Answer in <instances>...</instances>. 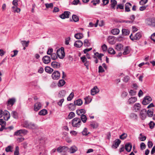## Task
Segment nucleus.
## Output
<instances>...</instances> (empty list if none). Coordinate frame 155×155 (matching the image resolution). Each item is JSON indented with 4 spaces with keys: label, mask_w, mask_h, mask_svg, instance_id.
Wrapping results in <instances>:
<instances>
[{
    "label": "nucleus",
    "mask_w": 155,
    "mask_h": 155,
    "mask_svg": "<svg viewBox=\"0 0 155 155\" xmlns=\"http://www.w3.org/2000/svg\"><path fill=\"white\" fill-rule=\"evenodd\" d=\"M29 41H21V43L22 45L24 46H25L26 47H27L28 46L29 43Z\"/></svg>",
    "instance_id": "48"
},
{
    "label": "nucleus",
    "mask_w": 155,
    "mask_h": 155,
    "mask_svg": "<svg viewBox=\"0 0 155 155\" xmlns=\"http://www.w3.org/2000/svg\"><path fill=\"white\" fill-rule=\"evenodd\" d=\"M45 5L47 8H52L53 7V4L52 3L49 4L45 3Z\"/></svg>",
    "instance_id": "52"
},
{
    "label": "nucleus",
    "mask_w": 155,
    "mask_h": 155,
    "mask_svg": "<svg viewBox=\"0 0 155 155\" xmlns=\"http://www.w3.org/2000/svg\"><path fill=\"white\" fill-rule=\"evenodd\" d=\"M64 98H62V99H61L58 102V105L59 106L61 107L62 105V104L64 102Z\"/></svg>",
    "instance_id": "64"
},
{
    "label": "nucleus",
    "mask_w": 155,
    "mask_h": 155,
    "mask_svg": "<svg viewBox=\"0 0 155 155\" xmlns=\"http://www.w3.org/2000/svg\"><path fill=\"white\" fill-rule=\"evenodd\" d=\"M91 44L90 41L87 39H85L84 41V45L85 46L89 47Z\"/></svg>",
    "instance_id": "40"
},
{
    "label": "nucleus",
    "mask_w": 155,
    "mask_h": 155,
    "mask_svg": "<svg viewBox=\"0 0 155 155\" xmlns=\"http://www.w3.org/2000/svg\"><path fill=\"white\" fill-rule=\"evenodd\" d=\"M71 124L72 127L79 128L80 127L81 124V121L80 118L75 117L72 120Z\"/></svg>",
    "instance_id": "2"
},
{
    "label": "nucleus",
    "mask_w": 155,
    "mask_h": 155,
    "mask_svg": "<svg viewBox=\"0 0 155 155\" xmlns=\"http://www.w3.org/2000/svg\"><path fill=\"white\" fill-rule=\"evenodd\" d=\"M127 137V134H126L123 133L120 136V138L122 140H124Z\"/></svg>",
    "instance_id": "62"
},
{
    "label": "nucleus",
    "mask_w": 155,
    "mask_h": 155,
    "mask_svg": "<svg viewBox=\"0 0 155 155\" xmlns=\"http://www.w3.org/2000/svg\"><path fill=\"white\" fill-rule=\"evenodd\" d=\"M12 115L15 118H17L18 117V114L15 111H12Z\"/></svg>",
    "instance_id": "54"
},
{
    "label": "nucleus",
    "mask_w": 155,
    "mask_h": 155,
    "mask_svg": "<svg viewBox=\"0 0 155 155\" xmlns=\"http://www.w3.org/2000/svg\"><path fill=\"white\" fill-rule=\"evenodd\" d=\"M76 105L74 103H70L68 105V107L70 110H74L75 109Z\"/></svg>",
    "instance_id": "29"
},
{
    "label": "nucleus",
    "mask_w": 155,
    "mask_h": 155,
    "mask_svg": "<svg viewBox=\"0 0 155 155\" xmlns=\"http://www.w3.org/2000/svg\"><path fill=\"white\" fill-rule=\"evenodd\" d=\"M110 6L111 8L113 9H115V6L117 4V1L116 0H110Z\"/></svg>",
    "instance_id": "30"
},
{
    "label": "nucleus",
    "mask_w": 155,
    "mask_h": 155,
    "mask_svg": "<svg viewBox=\"0 0 155 155\" xmlns=\"http://www.w3.org/2000/svg\"><path fill=\"white\" fill-rule=\"evenodd\" d=\"M51 57L52 60H55L58 58V56L57 54L55 53H52L51 55Z\"/></svg>",
    "instance_id": "53"
},
{
    "label": "nucleus",
    "mask_w": 155,
    "mask_h": 155,
    "mask_svg": "<svg viewBox=\"0 0 155 155\" xmlns=\"http://www.w3.org/2000/svg\"><path fill=\"white\" fill-rule=\"evenodd\" d=\"M71 12H70L64 11L63 13L59 15V17L62 19L68 18Z\"/></svg>",
    "instance_id": "8"
},
{
    "label": "nucleus",
    "mask_w": 155,
    "mask_h": 155,
    "mask_svg": "<svg viewBox=\"0 0 155 155\" xmlns=\"http://www.w3.org/2000/svg\"><path fill=\"white\" fill-rule=\"evenodd\" d=\"M130 117L134 120H137V114L134 113H131L130 115Z\"/></svg>",
    "instance_id": "47"
},
{
    "label": "nucleus",
    "mask_w": 155,
    "mask_h": 155,
    "mask_svg": "<svg viewBox=\"0 0 155 155\" xmlns=\"http://www.w3.org/2000/svg\"><path fill=\"white\" fill-rule=\"evenodd\" d=\"M66 94V91L64 90H61L59 91L58 95V97L61 98L64 97Z\"/></svg>",
    "instance_id": "17"
},
{
    "label": "nucleus",
    "mask_w": 155,
    "mask_h": 155,
    "mask_svg": "<svg viewBox=\"0 0 155 155\" xmlns=\"http://www.w3.org/2000/svg\"><path fill=\"white\" fill-rule=\"evenodd\" d=\"M132 148V145L130 143L126 144L125 145V149L128 152L130 151Z\"/></svg>",
    "instance_id": "24"
},
{
    "label": "nucleus",
    "mask_w": 155,
    "mask_h": 155,
    "mask_svg": "<svg viewBox=\"0 0 155 155\" xmlns=\"http://www.w3.org/2000/svg\"><path fill=\"white\" fill-rule=\"evenodd\" d=\"M57 54L60 59H63L65 56L64 48L61 47V48L58 49L57 51Z\"/></svg>",
    "instance_id": "5"
},
{
    "label": "nucleus",
    "mask_w": 155,
    "mask_h": 155,
    "mask_svg": "<svg viewBox=\"0 0 155 155\" xmlns=\"http://www.w3.org/2000/svg\"><path fill=\"white\" fill-rule=\"evenodd\" d=\"M14 154V155H18L19 154V147L17 146L15 147Z\"/></svg>",
    "instance_id": "57"
},
{
    "label": "nucleus",
    "mask_w": 155,
    "mask_h": 155,
    "mask_svg": "<svg viewBox=\"0 0 155 155\" xmlns=\"http://www.w3.org/2000/svg\"><path fill=\"white\" fill-rule=\"evenodd\" d=\"M99 90L97 87L95 86L91 90V94L92 95H94L99 92Z\"/></svg>",
    "instance_id": "15"
},
{
    "label": "nucleus",
    "mask_w": 155,
    "mask_h": 155,
    "mask_svg": "<svg viewBox=\"0 0 155 155\" xmlns=\"http://www.w3.org/2000/svg\"><path fill=\"white\" fill-rule=\"evenodd\" d=\"M153 109H149L147 111V114L148 117H151L153 115Z\"/></svg>",
    "instance_id": "37"
},
{
    "label": "nucleus",
    "mask_w": 155,
    "mask_h": 155,
    "mask_svg": "<svg viewBox=\"0 0 155 155\" xmlns=\"http://www.w3.org/2000/svg\"><path fill=\"white\" fill-rule=\"evenodd\" d=\"M68 150V148L67 147L60 146L58 147L57 149V151L59 153L62 152H66Z\"/></svg>",
    "instance_id": "11"
},
{
    "label": "nucleus",
    "mask_w": 155,
    "mask_h": 155,
    "mask_svg": "<svg viewBox=\"0 0 155 155\" xmlns=\"http://www.w3.org/2000/svg\"><path fill=\"white\" fill-rule=\"evenodd\" d=\"M122 31L123 34L125 35H128L130 33V31L128 29H123Z\"/></svg>",
    "instance_id": "41"
},
{
    "label": "nucleus",
    "mask_w": 155,
    "mask_h": 155,
    "mask_svg": "<svg viewBox=\"0 0 155 155\" xmlns=\"http://www.w3.org/2000/svg\"><path fill=\"white\" fill-rule=\"evenodd\" d=\"M78 150L77 148L74 146L71 147L69 149V152L71 153H73Z\"/></svg>",
    "instance_id": "25"
},
{
    "label": "nucleus",
    "mask_w": 155,
    "mask_h": 155,
    "mask_svg": "<svg viewBox=\"0 0 155 155\" xmlns=\"http://www.w3.org/2000/svg\"><path fill=\"white\" fill-rule=\"evenodd\" d=\"M76 112L78 115L81 116L84 114L85 113V110L84 109H78L76 110Z\"/></svg>",
    "instance_id": "19"
},
{
    "label": "nucleus",
    "mask_w": 155,
    "mask_h": 155,
    "mask_svg": "<svg viewBox=\"0 0 155 155\" xmlns=\"http://www.w3.org/2000/svg\"><path fill=\"white\" fill-rule=\"evenodd\" d=\"M82 133L84 135L87 136L88 134H90V133L88 132L87 129L86 128H84L82 132Z\"/></svg>",
    "instance_id": "43"
},
{
    "label": "nucleus",
    "mask_w": 155,
    "mask_h": 155,
    "mask_svg": "<svg viewBox=\"0 0 155 155\" xmlns=\"http://www.w3.org/2000/svg\"><path fill=\"white\" fill-rule=\"evenodd\" d=\"M146 146L145 144L143 142L141 143L140 144V148L141 150H143L145 149Z\"/></svg>",
    "instance_id": "60"
},
{
    "label": "nucleus",
    "mask_w": 155,
    "mask_h": 155,
    "mask_svg": "<svg viewBox=\"0 0 155 155\" xmlns=\"http://www.w3.org/2000/svg\"><path fill=\"white\" fill-rule=\"evenodd\" d=\"M147 111L146 110L143 109L140 112V116L142 120H144L146 117Z\"/></svg>",
    "instance_id": "13"
},
{
    "label": "nucleus",
    "mask_w": 155,
    "mask_h": 155,
    "mask_svg": "<svg viewBox=\"0 0 155 155\" xmlns=\"http://www.w3.org/2000/svg\"><path fill=\"white\" fill-rule=\"evenodd\" d=\"M74 96V94L73 92H71L69 95L68 97L67 100L68 101H71L72 98H73Z\"/></svg>",
    "instance_id": "50"
},
{
    "label": "nucleus",
    "mask_w": 155,
    "mask_h": 155,
    "mask_svg": "<svg viewBox=\"0 0 155 155\" xmlns=\"http://www.w3.org/2000/svg\"><path fill=\"white\" fill-rule=\"evenodd\" d=\"M51 77L54 80H58L60 77V73L58 71H55L52 74Z\"/></svg>",
    "instance_id": "7"
},
{
    "label": "nucleus",
    "mask_w": 155,
    "mask_h": 155,
    "mask_svg": "<svg viewBox=\"0 0 155 155\" xmlns=\"http://www.w3.org/2000/svg\"><path fill=\"white\" fill-rule=\"evenodd\" d=\"M104 71V70L102 66L101 65L99 66L98 68V72L99 73H103Z\"/></svg>",
    "instance_id": "61"
},
{
    "label": "nucleus",
    "mask_w": 155,
    "mask_h": 155,
    "mask_svg": "<svg viewBox=\"0 0 155 155\" xmlns=\"http://www.w3.org/2000/svg\"><path fill=\"white\" fill-rule=\"evenodd\" d=\"M129 52V47L128 46H126L124 49V51L123 52V54L124 55H126L128 54Z\"/></svg>",
    "instance_id": "45"
},
{
    "label": "nucleus",
    "mask_w": 155,
    "mask_h": 155,
    "mask_svg": "<svg viewBox=\"0 0 155 155\" xmlns=\"http://www.w3.org/2000/svg\"><path fill=\"white\" fill-rule=\"evenodd\" d=\"M3 118L5 120H8L10 117V114L7 110H5L3 112Z\"/></svg>",
    "instance_id": "12"
},
{
    "label": "nucleus",
    "mask_w": 155,
    "mask_h": 155,
    "mask_svg": "<svg viewBox=\"0 0 155 155\" xmlns=\"http://www.w3.org/2000/svg\"><path fill=\"white\" fill-rule=\"evenodd\" d=\"M83 44V42L80 40H78L75 42L74 46L78 48H80Z\"/></svg>",
    "instance_id": "18"
},
{
    "label": "nucleus",
    "mask_w": 155,
    "mask_h": 155,
    "mask_svg": "<svg viewBox=\"0 0 155 155\" xmlns=\"http://www.w3.org/2000/svg\"><path fill=\"white\" fill-rule=\"evenodd\" d=\"M121 140L118 139H117L114 142V143L112 146V147L113 148L116 149L119 146L121 143Z\"/></svg>",
    "instance_id": "10"
},
{
    "label": "nucleus",
    "mask_w": 155,
    "mask_h": 155,
    "mask_svg": "<svg viewBox=\"0 0 155 155\" xmlns=\"http://www.w3.org/2000/svg\"><path fill=\"white\" fill-rule=\"evenodd\" d=\"M142 34L141 32H138L135 34L134 36L131 34L130 36V38L134 41L139 40L142 37Z\"/></svg>",
    "instance_id": "4"
},
{
    "label": "nucleus",
    "mask_w": 155,
    "mask_h": 155,
    "mask_svg": "<svg viewBox=\"0 0 155 155\" xmlns=\"http://www.w3.org/2000/svg\"><path fill=\"white\" fill-rule=\"evenodd\" d=\"M74 103L76 106L78 105L80 106L82 104L83 102L81 99H78L76 101H75L74 102Z\"/></svg>",
    "instance_id": "31"
},
{
    "label": "nucleus",
    "mask_w": 155,
    "mask_h": 155,
    "mask_svg": "<svg viewBox=\"0 0 155 155\" xmlns=\"http://www.w3.org/2000/svg\"><path fill=\"white\" fill-rule=\"evenodd\" d=\"M131 4L129 2L127 3L125 5V11L126 12H129L130 11V7L131 6Z\"/></svg>",
    "instance_id": "22"
},
{
    "label": "nucleus",
    "mask_w": 155,
    "mask_h": 155,
    "mask_svg": "<svg viewBox=\"0 0 155 155\" xmlns=\"http://www.w3.org/2000/svg\"><path fill=\"white\" fill-rule=\"evenodd\" d=\"M47 111L45 109H43L40 110L38 112V114L40 115H45L47 114Z\"/></svg>",
    "instance_id": "34"
},
{
    "label": "nucleus",
    "mask_w": 155,
    "mask_h": 155,
    "mask_svg": "<svg viewBox=\"0 0 155 155\" xmlns=\"http://www.w3.org/2000/svg\"><path fill=\"white\" fill-rule=\"evenodd\" d=\"M148 0H140V4L141 5H143L147 3Z\"/></svg>",
    "instance_id": "63"
},
{
    "label": "nucleus",
    "mask_w": 155,
    "mask_h": 155,
    "mask_svg": "<svg viewBox=\"0 0 155 155\" xmlns=\"http://www.w3.org/2000/svg\"><path fill=\"white\" fill-rule=\"evenodd\" d=\"M109 0H102L103 3L101 4V6H104L108 4Z\"/></svg>",
    "instance_id": "56"
},
{
    "label": "nucleus",
    "mask_w": 155,
    "mask_h": 155,
    "mask_svg": "<svg viewBox=\"0 0 155 155\" xmlns=\"http://www.w3.org/2000/svg\"><path fill=\"white\" fill-rule=\"evenodd\" d=\"M90 127L94 129L97 128L98 126V124L95 122H91L90 124Z\"/></svg>",
    "instance_id": "27"
},
{
    "label": "nucleus",
    "mask_w": 155,
    "mask_h": 155,
    "mask_svg": "<svg viewBox=\"0 0 155 155\" xmlns=\"http://www.w3.org/2000/svg\"><path fill=\"white\" fill-rule=\"evenodd\" d=\"M149 125L150 126V127L151 129H153L155 125V124L154 122L152 121H151L149 124Z\"/></svg>",
    "instance_id": "59"
},
{
    "label": "nucleus",
    "mask_w": 155,
    "mask_h": 155,
    "mask_svg": "<svg viewBox=\"0 0 155 155\" xmlns=\"http://www.w3.org/2000/svg\"><path fill=\"white\" fill-rule=\"evenodd\" d=\"M12 149L13 147L11 146H9L6 147L5 150L7 152H12L13 151Z\"/></svg>",
    "instance_id": "46"
},
{
    "label": "nucleus",
    "mask_w": 155,
    "mask_h": 155,
    "mask_svg": "<svg viewBox=\"0 0 155 155\" xmlns=\"http://www.w3.org/2000/svg\"><path fill=\"white\" fill-rule=\"evenodd\" d=\"M123 45L120 44H117L116 46L115 49L117 51H120L123 49Z\"/></svg>",
    "instance_id": "39"
},
{
    "label": "nucleus",
    "mask_w": 155,
    "mask_h": 155,
    "mask_svg": "<svg viewBox=\"0 0 155 155\" xmlns=\"http://www.w3.org/2000/svg\"><path fill=\"white\" fill-rule=\"evenodd\" d=\"M18 6H14L12 7V11L14 13H18L20 11V9L18 7Z\"/></svg>",
    "instance_id": "28"
},
{
    "label": "nucleus",
    "mask_w": 155,
    "mask_h": 155,
    "mask_svg": "<svg viewBox=\"0 0 155 155\" xmlns=\"http://www.w3.org/2000/svg\"><path fill=\"white\" fill-rule=\"evenodd\" d=\"M65 81L64 80H60L58 83V86L59 87L63 86L65 84Z\"/></svg>",
    "instance_id": "38"
},
{
    "label": "nucleus",
    "mask_w": 155,
    "mask_h": 155,
    "mask_svg": "<svg viewBox=\"0 0 155 155\" xmlns=\"http://www.w3.org/2000/svg\"><path fill=\"white\" fill-rule=\"evenodd\" d=\"M95 56L97 57L100 60H102L101 58L104 56L102 54H99L98 52H96L94 54Z\"/></svg>",
    "instance_id": "44"
},
{
    "label": "nucleus",
    "mask_w": 155,
    "mask_h": 155,
    "mask_svg": "<svg viewBox=\"0 0 155 155\" xmlns=\"http://www.w3.org/2000/svg\"><path fill=\"white\" fill-rule=\"evenodd\" d=\"M137 100V98L135 97H131L128 100V102L129 104H132L136 101Z\"/></svg>",
    "instance_id": "21"
},
{
    "label": "nucleus",
    "mask_w": 155,
    "mask_h": 155,
    "mask_svg": "<svg viewBox=\"0 0 155 155\" xmlns=\"http://www.w3.org/2000/svg\"><path fill=\"white\" fill-rule=\"evenodd\" d=\"M53 50L52 48H48L47 51V54L48 55H51L53 53Z\"/></svg>",
    "instance_id": "58"
},
{
    "label": "nucleus",
    "mask_w": 155,
    "mask_h": 155,
    "mask_svg": "<svg viewBox=\"0 0 155 155\" xmlns=\"http://www.w3.org/2000/svg\"><path fill=\"white\" fill-rule=\"evenodd\" d=\"M81 120L84 123H85L86 122L87 120V116L84 115H82L81 116L80 118Z\"/></svg>",
    "instance_id": "33"
},
{
    "label": "nucleus",
    "mask_w": 155,
    "mask_h": 155,
    "mask_svg": "<svg viewBox=\"0 0 155 155\" xmlns=\"http://www.w3.org/2000/svg\"><path fill=\"white\" fill-rule=\"evenodd\" d=\"M74 37L77 39H80L83 38V35L81 33H78L75 34Z\"/></svg>",
    "instance_id": "36"
},
{
    "label": "nucleus",
    "mask_w": 155,
    "mask_h": 155,
    "mask_svg": "<svg viewBox=\"0 0 155 155\" xmlns=\"http://www.w3.org/2000/svg\"><path fill=\"white\" fill-rule=\"evenodd\" d=\"M15 102V98H13L9 99L7 101V105H11L12 106Z\"/></svg>",
    "instance_id": "20"
},
{
    "label": "nucleus",
    "mask_w": 155,
    "mask_h": 155,
    "mask_svg": "<svg viewBox=\"0 0 155 155\" xmlns=\"http://www.w3.org/2000/svg\"><path fill=\"white\" fill-rule=\"evenodd\" d=\"M42 60L44 63L45 64H48L51 61V58L49 56L46 55L44 56L43 57Z\"/></svg>",
    "instance_id": "14"
},
{
    "label": "nucleus",
    "mask_w": 155,
    "mask_h": 155,
    "mask_svg": "<svg viewBox=\"0 0 155 155\" xmlns=\"http://www.w3.org/2000/svg\"><path fill=\"white\" fill-rule=\"evenodd\" d=\"M146 24L150 27L155 28V18H150L147 19Z\"/></svg>",
    "instance_id": "3"
},
{
    "label": "nucleus",
    "mask_w": 155,
    "mask_h": 155,
    "mask_svg": "<svg viewBox=\"0 0 155 155\" xmlns=\"http://www.w3.org/2000/svg\"><path fill=\"white\" fill-rule=\"evenodd\" d=\"M45 71L49 74H51L53 71L54 70L53 69L47 66L45 67Z\"/></svg>",
    "instance_id": "35"
},
{
    "label": "nucleus",
    "mask_w": 155,
    "mask_h": 155,
    "mask_svg": "<svg viewBox=\"0 0 155 155\" xmlns=\"http://www.w3.org/2000/svg\"><path fill=\"white\" fill-rule=\"evenodd\" d=\"M23 127L27 128L32 130H36L38 129V126L35 123L29 122L27 121H25L23 124Z\"/></svg>",
    "instance_id": "1"
},
{
    "label": "nucleus",
    "mask_w": 155,
    "mask_h": 155,
    "mask_svg": "<svg viewBox=\"0 0 155 155\" xmlns=\"http://www.w3.org/2000/svg\"><path fill=\"white\" fill-rule=\"evenodd\" d=\"M114 39V37L110 36L108 37V41L110 44L113 45L115 43Z\"/></svg>",
    "instance_id": "23"
},
{
    "label": "nucleus",
    "mask_w": 155,
    "mask_h": 155,
    "mask_svg": "<svg viewBox=\"0 0 155 155\" xmlns=\"http://www.w3.org/2000/svg\"><path fill=\"white\" fill-rule=\"evenodd\" d=\"M75 116V114L73 112H71L69 114L68 118L69 119H71L73 117H74Z\"/></svg>",
    "instance_id": "51"
},
{
    "label": "nucleus",
    "mask_w": 155,
    "mask_h": 155,
    "mask_svg": "<svg viewBox=\"0 0 155 155\" xmlns=\"http://www.w3.org/2000/svg\"><path fill=\"white\" fill-rule=\"evenodd\" d=\"M120 32V30L118 29L114 28L111 31V33L114 35H118Z\"/></svg>",
    "instance_id": "32"
},
{
    "label": "nucleus",
    "mask_w": 155,
    "mask_h": 155,
    "mask_svg": "<svg viewBox=\"0 0 155 155\" xmlns=\"http://www.w3.org/2000/svg\"><path fill=\"white\" fill-rule=\"evenodd\" d=\"M140 105L139 103L135 104L133 107L134 109L136 112L140 110Z\"/></svg>",
    "instance_id": "26"
},
{
    "label": "nucleus",
    "mask_w": 155,
    "mask_h": 155,
    "mask_svg": "<svg viewBox=\"0 0 155 155\" xmlns=\"http://www.w3.org/2000/svg\"><path fill=\"white\" fill-rule=\"evenodd\" d=\"M152 101V98L149 96L145 97L143 101L142 104L144 105H146L150 103Z\"/></svg>",
    "instance_id": "6"
},
{
    "label": "nucleus",
    "mask_w": 155,
    "mask_h": 155,
    "mask_svg": "<svg viewBox=\"0 0 155 155\" xmlns=\"http://www.w3.org/2000/svg\"><path fill=\"white\" fill-rule=\"evenodd\" d=\"M84 99L85 101V102H88V103H90L92 100V99L91 98V97L90 96L87 97L85 98Z\"/></svg>",
    "instance_id": "55"
},
{
    "label": "nucleus",
    "mask_w": 155,
    "mask_h": 155,
    "mask_svg": "<svg viewBox=\"0 0 155 155\" xmlns=\"http://www.w3.org/2000/svg\"><path fill=\"white\" fill-rule=\"evenodd\" d=\"M72 18L73 21L75 22H77L79 21V17L76 15H72Z\"/></svg>",
    "instance_id": "42"
},
{
    "label": "nucleus",
    "mask_w": 155,
    "mask_h": 155,
    "mask_svg": "<svg viewBox=\"0 0 155 155\" xmlns=\"http://www.w3.org/2000/svg\"><path fill=\"white\" fill-rule=\"evenodd\" d=\"M42 107V104L39 102L35 103L34 106V110L35 111H37L40 109Z\"/></svg>",
    "instance_id": "9"
},
{
    "label": "nucleus",
    "mask_w": 155,
    "mask_h": 155,
    "mask_svg": "<svg viewBox=\"0 0 155 155\" xmlns=\"http://www.w3.org/2000/svg\"><path fill=\"white\" fill-rule=\"evenodd\" d=\"M51 65L52 67L54 68H59L60 66V64L59 63L56 61H54L51 62Z\"/></svg>",
    "instance_id": "16"
},
{
    "label": "nucleus",
    "mask_w": 155,
    "mask_h": 155,
    "mask_svg": "<svg viewBox=\"0 0 155 155\" xmlns=\"http://www.w3.org/2000/svg\"><path fill=\"white\" fill-rule=\"evenodd\" d=\"M108 53L110 54H115V51L112 48H109L108 50Z\"/></svg>",
    "instance_id": "49"
}]
</instances>
